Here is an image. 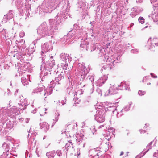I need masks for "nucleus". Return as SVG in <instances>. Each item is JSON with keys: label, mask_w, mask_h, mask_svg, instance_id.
<instances>
[{"label": "nucleus", "mask_w": 158, "mask_h": 158, "mask_svg": "<svg viewBox=\"0 0 158 158\" xmlns=\"http://www.w3.org/2000/svg\"><path fill=\"white\" fill-rule=\"evenodd\" d=\"M109 93L110 94H115L118 93V89L115 86H111L109 89Z\"/></svg>", "instance_id": "1"}, {"label": "nucleus", "mask_w": 158, "mask_h": 158, "mask_svg": "<svg viewBox=\"0 0 158 158\" xmlns=\"http://www.w3.org/2000/svg\"><path fill=\"white\" fill-rule=\"evenodd\" d=\"M151 44L153 45L155 44V45H158V39L157 38H154L152 41Z\"/></svg>", "instance_id": "2"}, {"label": "nucleus", "mask_w": 158, "mask_h": 158, "mask_svg": "<svg viewBox=\"0 0 158 158\" xmlns=\"http://www.w3.org/2000/svg\"><path fill=\"white\" fill-rule=\"evenodd\" d=\"M138 20L141 24H143L144 23V19L143 17H139L138 19Z\"/></svg>", "instance_id": "3"}, {"label": "nucleus", "mask_w": 158, "mask_h": 158, "mask_svg": "<svg viewBox=\"0 0 158 158\" xmlns=\"http://www.w3.org/2000/svg\"><path fill=\"white\" fill-rule=\"evenodd\" d=\"M139 94L141 96L144 95L145 94V92L142 90H139L138 92Z\"/></svg>", "instance_id": "4"}, {"label": "nucleus", "mask_w": 158, "mask_h": 158, "mask_svg": "<svg viewBox=\"0 0 158 158\" xmlns=\"http://www.w3.org/2000/svg\"><path fill=\"white\" fill-rule=\"evenodd\" d=\"M101 118H98V121L100 123L103 122L105 121L104 118H102V119H101Z\"/></svg>", "instance_id": "5"}, {"label": "nucleus", "mask_w": 158, "mask_h": 158, "mask_svg": "<svg viewBox=\"0 0 158 158\" xmlns=\"http://www.w3.org/2000/svg\"><path fill=\"white\" fill-rule=\"evenodd\" d=\"M151 76L154 78H156L157 77V76L154 74L153 73H151Z\"/></svg>", "instance_id": "6"}, {"label": "nucleus", "mask_w": 158, "mask_h": 158, "mask_svg": "<svg viewBox=\"0 0 158 158\" xmlns=\"http://www.w3.org/2000/svg\"><path fill=\"white\" fill-rule=\"evenodd\" d=\"M123 152H121L120 154V155H123Z\"/></svg>", "instance_id": "7"}, {"label": "nucleus", "mask_w": 158, "mask_h": 158, "mask_svg": "<svg viewBox=\"0 0 158 158\" xmlns=\"http://www.w3.org/2000/svg\"><path fill=\"white\" fill-rule=\"evenodd\" d=\"M148 26H146L145 27V28H147V27Z\"/></svg>", "instance_id": "8"}, {"label": "nucleus", "mask_w": 158, "mask_h": 158, "mask_svg": "<svg viewBox=\"0 0 158 158\" xmlns=\"http://www.w3.org/2000/svg\"><path fill=\"white\" fill-rule=\"evenodd\" d=\"M152 143V142H151L150 143V144H151Z\"/></svg>", "instance_id": "9"}]
</instances>
